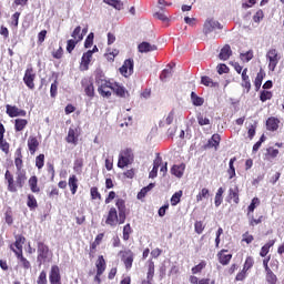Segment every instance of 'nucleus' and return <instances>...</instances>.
Masks as SVG:
<instances>
[{"label": "nucleus", "mask_w": 284, "mask_h": 284, "mask_svg": "<svg viewBox=\"0 0 284 284\" xmlns=\"http://www.w3.org/2000/svg\"><path fill=\"white\" fill-rule=\"evenodd\" d=\"M191 101L196 108H200L201 105H203V103H205V100L201 97H197L194 91L191 92Z\"/></svg>", "instance_id": "obj_32"}, {"label": "nucleus", "mask_w": 284, "mask_h": 284, "mask_svg": "<svg viewBox=\"0 0 284 284\" xmlns=\"http://www.w3.org/2000/svg\"><path fill=\"white\" fill-rule=\"evenodd\" d=\"M7 114L11 118L14 119V116H17L18 112H19V108L17 106H12L10 104H7Z\"/></svg>", "instance_id": "obj_43"}, {"label": "nucleus", "mask_w": 284, "mask_h": 284, "mask_svg": "<svg viewBox=\"0 0 284 284\" xmlns=\"http://www.w3.org/2000/svg\"><path fill=\"white\" fill-rule=\"evenodd\" d=\"M270 247H274V240H271L268 243H266L264 246H262L260 256L265 257L267 254H270Z\"/></svg>", "instance_id": "obj_34"}, {"label": "nucleus", "mask_w": 284, "mask_h": 284, "mask_svg": "<svg viewBox=\"0 0 284 284\" xmlns=\"http://www.w3.org/2000/svg\"><path fill=\"white\" fill-rule=\"evenodd\" d=\"M4 179L8 182L9 192H17V186H14V176L10 174L9 170L6 171Z\"/></svg>", "instance_id": "obj_17"}, {"label": "nucleus", "mask_w": 284, "mask_h": 284, "mask_svg": "<svg viewBox=\"0 0 284 284\" xmlns=\"http://www.w3.org/2000/svg\"><path fill=\"white\" fill-rule=\"evenodd\" d=\"M69 187L72 194H77V190H79V179H77V175L69 178Z\"/></svg>", "instance_id": "obj_20"}, {"label": "nucleus", "mask_w": 284, "mask_h": 284, "mask_svg": "<svg viewBox=\"0 0 284 284\" xmlns=\"http://www.w3.org/2000/svg\"><path fill=\"white\" fill-rule=\"evenodd\" d=\"M26 125H28V120H26V119H16V121H14L16 132L23 131L26 129Z\"/></svg>", "instance_id": "obj_30"}, {"label": "nucleus", "mask_w": 284, "mask_h": 284, "mask_svg": "<svg viewBox=\"0 0 284 284\" xmlns=\"http://www.w3.org/2000/svg\"><path fill=\"white\" fill-rule=\"evenodd\" d=\"M43 165H45V155L39 154L36 158V166L38 168V170H42Z\"/></svg>", "instance_id": "obj_45"}, {"label": "nucleus", "mask_w": 284, "mask_h": 284, "mask_svg": "<svg viewBox=\"0 0 284 284\" xmlns=\"http://www.w3.org/2000/svg\"><path fill=\"white\" fill-rule=\"evenodd\" d=\"M254 267V258L252 257H246L243 270L244 272H247L248 270H252Z\"/></svg>", "instance_id": "obj_54"}, {"label": "nucleus", "mask_w": 284, "mask_h": 284, "mask_svg": "<svg viewBox=\"0 0 284 284\" xmlns=\"http://www.w3.org/2000/svg\"><path fill=\"white\" fill-rule=\"evenodd\" d=\"M49 280L51 284H58L61 283V271L59 270V266L53 265L51 267V272L49 275Z\"/></svg>", "instance_id": "obj_10"}, {"label": "nucleus", "mask_w": 284, "mask_h": 284, "mask_svg": "<svg viewBox=\"0 0 284 284\" xmlns=\"http://www.w3.org/2000/svg\"><path fill=\"white\" fill-rule=\"evenodd\" d=\"M183 196V191L175 192L171 197V205H179L181 203V197Z\"/></svg>", "instance_id": "obj_41"}, {"label": "nucleus", "mask_w": 284, "mask_h": 284, "mask_svg": "<svg viewBox=\"0 0 284 284\" xmlns=\"http://www.w3.org/2000/svg\"><path fill=\"white\" fill-rule=\"evenodd\" d=\"M210 196V190L206 187L202 189L201 192L196 195V202L201 203L203 199H207Z\"/></svg>", "instance_id": "obj_42"}, {"label": "nucleus", "mask_w": 284, "mask_h": 284, "mask_svg": "<svg viewBox=\"0 0 284 284\" xmlns=\"http://www.w3.org/2000/svg\"><path fill=\"white\" fill-rule=\"evenodd\" d=\"M272 99V91H266L263 90L260 93V101H262V103H265V101H270Z\"/></svg>", "instance_id": "obj_46"}, {"label": "nucleus", "mask_w": 284, "mask_h": 284, "mask_svg": "<svg viewBox=\"0 0 284 284\" xmlns=\"http://www.w3.org/2000/svg\"><path fill=\"white\" fill-rule=\"evenodd\" d=\"M230 57H232V49L230 48V44H226L222 48V50L220 52V59L222 61H227V59H230Z\"/></svg>", "instance_id": "obj_23"}, {"label": "nucleus", "mask_w": 284, "mask_h": 284, "mask_svg": "<svg viewBox=\"0 0 284 284\" xmlns=\"http://www.w3.org/2000/svg\"><path fill=\"white\" fill-rule=\"evenodd\" d=\"M118 210H119V225H123L125 223V201L118 200L115 203Z\"/></svg>", "instance_id": "obj_9"}, {"label": "nucleus", "mask_w": 284, "mask_h": 284, "mask_svg": "<svg viewBox=\"0 0 284 284\" xmlns=\"http://www.w3.org/2000/svg\"><path fill=\"white\" fill-rule=\"evenodd\" d=\"M266 59L268 61V69L271 70V72H274V70H276V65H278V51H276V49H271L267 53H266Z\"/></svg>", "instance_id": "obj_2"}, {"label": "nucleus", "mask_w": 284, "mask_h": 284, "mask_svg": "<svg viewBox=\"0 0 284 284\" xmlns=\"http://www.w3.org/2000/svg\"><path fill=\"white\" fill-rule=\"evenodd\" d=\"M281 123V120L277 118H268L266 121V128L270 130V132H276L278 130V124Z\"/></svg>", "instance_id": "obj_16"}, {"label": "nucleus", "mask_w": 284, "mask_h": 284, "mask_svg": "<svg viewBox=\"0 0 284 284\" xmlns=\"http://www.w3.org/2000/svg\"><path fill=\"white\" fill-rule=\"evenodd\" d=\"M234 161H236V158H232L229 162V174L230 179H234L236 176V169H234Z\"/></svg>", "instance_id": "obj_47"}, {"label": "nucleus", "mask_w": 284, "mask_h": 284, "mask_svg": "<svg viewBox=\"0 0 284 284\" xmlns=\"http://www.w3.org/2000/svg\"><path fill=\"white\" fill-rule=\"evenodd\" d=\"M73 171L75 174H82L83 172V159H77L73 163Z\"/></svg>", "instance_id": "obj_36"}, {"label": "nucleus", "mask_w": 284, "mask_h": 284, "mask_svg": "<svg viewBox=\"0 0 284 284\" xmlns=\"http://www.w3.org/2000/svg\"><path fill=\"white\" fill-rule=\"evenodd\" d=\"M95 84L98 87V92H103L106 88H111L114 85V82L108 81L103 75L95 77Z\"/></svg>", "instance_id": "obj_7"}, {"label": "nucleus", "mask_w": 284, "mask_h": 284, "mask_svg": "<svg viewBox=\"0 0 284 284\" xmlns=\"http://www.w3.org/2000/svg\"><path fill=\"white\" fill-rule=\"evenodd\" d=\"M130 234H132V226L126 224L123 227V241H130Z\"/></svg>", "instance_id": "obj_51"}, {"label": "nucleus", "mask_w": 284, "mask_h": 284, "mask_svg": "<svg viewBox=\"0 0 284 284\" xmlns=\"http://www.w3.org/2000/svg\"><path fill=\"white\" fill-rule=\"evenodd\" d=\"M38 284H48V275L45 274V271H42L37 280Z\"/></svg>", "instance_id": "obj_60"}, {"label": "nucleus", "mask_w": 284, "mask_h": 284, "mask_svg": "<svg viewBox=\"0 0 284 284\" xmlns=\"http://www.w3.org/2000/svg\"><path fill=\"white\" fill-rule=\"evenodd\" d=\"M90 193H91V199L93 201L97 199L101 200V193H99V189L97 186L91 187Z\"/></svg>", "instance_id": "obj_59"}, {"label": "nucleus", "mask_w": 284, "mask_h": 284, "mask_svg": "<svg viewBox=\"0 0 284 284\" xmlns=\"http://www.w3.org/2000/svg\"><path fill=\"white\" fill-rule=\"evenodd\" d=\"M108 6H112L115 10H123V2L121 0H103Z\"/></svg>", "instance_id": "obj_35"}, {"label": "nucleus", "mask_w": 284, "mask_h": 284, "mask_svg": "<svg viewBox=\"0 0 284 284\" xmlns=\"http://www.w3.org/2000/svg\"><path fill=\"white\" fill-rule=\"evenodd\" d=\"M16 154L18 156L14 160V164H16V168H17L18 172H21V170L23 168V160H21V149H18Z\"/></svg>", "instance_id": "obj_37"}, {"label": "nucleus", "mask_w": 284, "mask_h": 284, "mask_svg": "<svg viewBox=\"0 0 284 284\" xmlns=\"http://www.w3.org/2000/svg\"><path fill=\"white\" fill-rule=\"evenodd\" d=\"M26 244V237L23 235H16V242L11 244L13 250L23 253V245Z\"/></svg>", "instance_id": "obj_15"}, {"label": "nucleus", "mask_w": 284, "mask_h": 284, "mask_svg": "<svg viewBox=\"0 0 284 284\" xmlns=\"http://www.w3.org/2000/svg\"><path fill=\"white\" fill-rule=\"evenodd\" d=\"M26 172L23 171H18L17 172V185H19V187H23L24 183H26Z\"/></svg>", "instance_id": "obj_40"}, {"label": "nucleus", "mask_w": 284, "mask_h": 284, "mask_svg": "<svg viewBox=\"0 0 284 284\" xmlns=\"http://www.w3.org/2000/svg\"><path fill=\"white\" fill-rule=\"evenodd\" d=\"M106 225L114 227L119 223V213L115 207H111L105 220Z\"/></svg>", "instance_id": "obj_8"}, {"label": "nucleus", "mask_w": 284, "mask_h": 284, "mask_svg": "<svg viewBox=\"0 0 284 284\" xmlns=\"http://www.w3.org/2000/svg\"><path fill=\"white\" fill-rule=\"evenodd\" d=\"M93 43H94V33L91 32V33H89V36L87 37V39L84 41V48H92Z\"/></svg>", "instance_id": "obj_55"}, {"label": "nucleus", "mask_w": 284, "mask_h": 284, "mask_svg": "<svg viewBox=\"0 0 284 284\" xmlns=\"http://www.w3.org/2000/svg\"><path fill=\"white\" fill-rule=\"evenodd\" d=\"M95 267H97L98 275L103 274V272H105V258L103 257V255H100L98 257V261L95 263Z\"/></svg>", "instance_id": "obj_24"}, {"label": "nucleus", "mask_w": 284, "mask_h": 284, "mask_svg": "<svg viewBox=\"0 0 284 284\" xmlns=\"http://www.w3.org/2000/svg\"><path fill=\"white\" fill-rule=\"evenodd\" d=\"M78 43H79L78 40H74V39L68 40L67 52H69V54H71V52L74 50V48H77Z\"/></svg>", "instance_id": "obj_52"}, {"label": "nucleus", "mask_w": 284, "mask_h": 284, "mask_svg": "<svg viewBox=\"0 0 284 284\" xmlns=\"http://www.w3.org/2000/svg\"><path fill=\"white\" fill-rule=\"evenodd\" d=\"M122 261L125 265V270H132V263H134V253L130 250L123 252Z\"/></svg>", "instance_id": "obj_11"}, {"label": "nucleus", "mask_w": 284, "mask_h": 284, "mask_svg": "<svg viewBox=\"0 0 284 284\" xmlns=\"http://www.w3.org/2000/svg\"><path fill=\"white\" fill-rule=\"evenodd\" d=\"M242 61H245L248 63V61H252L254 59V53L252 51H247L246 53H241Z\"/></svg>", "instance_id": "obj_58"}, {"label": "nucleus", "mask_w": 284, "mask_h": 284, "mask_svg": "<svg viewBox=\"0 0 284 284\" xmlns=\"http://www.w3.org/2000/svg\"><path fill=\"white\" fill-rule=\"evenodd\" d=\"M197 123L199 125H210V120L207 118H204L203 114L199 113L197 115Z\"/></svg>", "instance_id": "obj_61"}, {"label": "nucleus", "mask_w": 284, "mask_h": 284, "mask_svg": "<svg viewBox=\"0 0 284 284\" xmlns=\"http://www.w3.org/2000/svg\"><path fill=\"white\" fill-rule=\"evenodd\" d=\"M10 251L16 254L18 261L21 263L24 270H30V261L23 256V253L17 252V248H14L13 245H10Z\"/></svg>", "instance_id": "obj_12"}, {"label": "nucleus", "mask_w": 284, "mask_h": 284, "mask_svg": "<svg viewBox=\"0 0 284 284\" xmlns=\"http://www.w3.org/2000/svg\"><path fill=\"white\" fill-rule=\"evenodd\" d=\"M146 265H148L146 278L149 281H154V261L149 260L146 262Z\"/></svg>", "instance_id": "obj_29"}, {"label": "nucleus", "mask_w": 284, "mask_h": 284, "mask_svg": "<svg viewBox=\"0 0 284 284\" xmlns=\"http://www.w3.org/2000/svg\"><path fill=\"white\" fill-rule=\"evenodd\" d=\"M206 265H207V262L202 261L201 263H199L197 265L192 267V270H191L192 274H201V272H203V270H205Z\"/></svg>", "instance_id": "obj_38"}, {"label": "nucleus", "mask_w": 284, "mask_h": 284, "mask_svg": "<svg viewBox=\"0 0 284 284\" xmlns=\"http://www.w3.org/2000/svg\"><path fill=\"white\" fill-rule=\"evenodd\" d=\"M72 39H74L75 41H83V34L81 33V27H77L72 34H71Z\"/></svg>", "instance_id": "obj_44"}, {"label": "nucleus", "mask_w": 284, "mask_h": 284, "mask_svg": "<svg viewBox=\"0 0 284 284\" xmlns=\"http://www.w3.org/2000/svg\"><path fill=\"white\" fill-rule=\"evenodd\" d=\"M202 85H205L206 88H219V82L212 80V78L204 75L201 78Z\"/></svg>", "instance_id": "obj_21"}, {"label": "nucleus", "mask_w": 284, "mask_h": 284, "mask_svg": "<svg viewBox=\"0 0 284 284\" xmlns=\"http://www.w3.org/2000/svg\"><path fill=\"white\" fill-rule=\"evenodd\" d=\"M183 172H185L184 165H173L171 169V174H173V176H178V179L183 176Z\"/></svg>", "instance_id": "obj_27"}, {"label": "nucleus", "mask_w": 284, "mask_h": 284, "mask_svg": "<svg viewBox=\"0 0 284 284\" xmlns=\"http://www.w3.org/2000/svg\"><path fill=\"white\" fill-rule=\"evenodd\" d=\"M134 161V154L132 153V150L125 149L120 152L119 160H118V168L123 170V168H128L130 163Z\"/></svg>", "instance_id": "obj_1"}, {"label": "nucleus", "mask_w": 284, "mask_h": 284, "mask_svg": "<svg viewBox=\"0 0 284 284\" xmlns=\"http://www.w3.org/2000/svg\"><path fill=\"white\" fill-rule=\"evenodd\" d=\"M57 92H58V83L57 81H54L52 84H51V88H50V97L52 99H54L57 97Z\"/></svg>", "instance_id": "obj_62"}, {"label": "nucleus", "mask_w": 284, "mask_h": 284, "mask_svg": "<svg viewBox=\"0 0 284 284\" xmlns=\"http://www.w3.org/2000/svg\"><path fill=\"white\" fill-rule=\"evenodd\" d=\"M155 184L154 183H150L148 186H144L139 193H138V199H145V195L148 194V192H150L151 190H154Z\"/></svg>", "instance_id": "obj_33"}, {"label": "nucleus", "mask_w": 284, "mask_h": 284, "mask_svg": "<svg viewBox=\"0 0 284 284\" xmlns=\"http://www.w3.org/2000/svg\"><path fill=\"white\" fill-rule=\"evenodd\" d=\"M138 50L143 54L148 52H154V50H158V48L155 44H151L149 42H142L138 45Z\"/></svg>", "instance_id": "obj_13"}, {"label": "nucleus", "mask_w": 284, "mask_h": 284, "mask_svg": "<svg viewBox=\"0 0 284 284\" xmlns=\"http://www.w3.org/2000/svg\"><path fill=\"white\" fill-rule=\"evenodd\" d=\"M84 92L87 97H94V84L92 82H88L84 85Z\"/></svg>", "instance_id": "obj_48"}, {"label": "nucleus", "mask_w": 284, "mask_h": 284, "mask_svg": "<svg viewBox=\"0 0 284 284\" xmlns=\"http://www.w3.org/2000/svg\"><path fill=\"white\" fill-rule=\"evenodd\" d=\"M27 205L28 207H30V210H34L36 207H38L37 197H34V195L32 194H29Z\"/></svg>", "instance_id": "obj_49"}, {"label": "nucleus", "mask_w": 284, "mask_h": 284, "mask_svg": "<svg viewBox=\"0 0 284 284\" xmlns=\"http://www.w3.org/2000/svg\"><path fill=\"white\" fill-rule=\"evenodd\" d=\"M223 26L216 20H206L203 28V33L205 37H210L211 32H214V30H222Z\"/></svg>", "instance_id": "obj_3"}, {"label": "nucleus", "mask_w": 284, "mask_h": 284, "mask_svg": "<svg viewBox=\"0 0 284 284\" xmlns=\"http://www.w3.org/2000/svg\"><path fill=\"white\" fill-rule=\"evenodd\" d=\"M0 150H2V152H4L6 154L10 152V144H8V142H6L3 138H0Z\"/></svg>", "instance_id": "obj_56"}, {"label": "nucleus", "mask_w": 284, "mask_h": 284, "mask_svg": "<svg viewBox=\"0 0 284 284\" xmlns=\"http://www.w3.org/2000/svg\"><path fill=\"white\" fill-rule=\"evenodd\" d=\"M261 203V200H258V197H254L251 202V204L248 205V212H247V216H250V214H252V212H254V210H256V205H258Z\"/></svg>", "instance_id": "obj_50"}, {"label": "nucleus", "mask_w": 284, "mask_h": 284, "mask_svg": "<svg viewBox=\"0 0 284 284\" xmlns=\"http://www.w3.org/2000/svg\"><path fill=\"white\" fill-rule=\"evenodd\" d=\"M120 73L122 77H132L134 73V60H125L123 65L120 68Z\"/></svg>", "instance_id": "obj_6"}, {"label": "nucleus", "mask_w": 284, "mask_h": 284, "mask_svg": "<svg viewBox=\"0 0 284 284\" xmlns=\"http://www.w3.org/2000/svg\"><path fill=\"white\" fill-rule=\"evenodd\" d=\"M92 61V51H88L83 53L81 59V65L88 70V65H90V62Z\"/></svg>", "instance_id": "obj_28"}, {"label": "nucleus", "mask_w": 284, "mask_h": 284, "mask_svg": "<svg viewBox=\"0 0 284 284\" xmlns=\"http://www.w3.org/2000/svg\"><path fill=\"white\" fill-rule=\"evenodd\" d=\"M112 92L116 94V97H121L122 99H125V94H128V91L125 90V87L114 82L113 87L111 88Z\"/></svg>", "instance_id": "obj_14"}, {"label": "nucleus", "mask_w": 284, "mask_h": 284, "mask_svg": "<svg viewBox=\"0 0 284 284\" xmlns=\"http://www.w3.org/2000/svg\"><path fill=\"white\" fill-rule=\"evenodd\" d=\"M38 183H39V179H37V175H33L29 179V187L31 192H33L34 194L41 192V190L38 186Z\"/></svg>", "instance_id": "obj_22"}, {"label": "nucleus", "mask_w": 284, "mask_h": 284, "mask_svg": "<svg viewBox=\"0 0 284 284\" xmlns=\"http://www.w3.org/2000/svg\"><path fill=\"white\" fill-rule=\"evenodd\" d=\"M48 254H50V248L43 242H38V257L37 261L40 265L44 263L48 258Z\"/></svg>", "instance_id": "obj_4"}, {"label": "nucleus", "mask_w": 284, "mask_h": 284, "mask_svg": "<svg viewBox=\"0 0 284 284\" xmlns=\"http://www.w3.org/2000/svg\"><path fill=\"white\" fill-rule=\"evenodd\" d=\"M77 141H79V138L77 135V129L70 128L69 132H68V136H67V142L68 143H77Z\"/></svg>", "instance_id": "obj_31"}, {"label": "nucleus", "mask_w": 284, "mask_h": 284, "mask_svg": "<svg viewBox=\"0 0 284 284\" xmlns=\"http://www.w3.org/2000/svg\"><path fill=\"white\" fill-rule=\"evenodd\" d=\"M261 85H263V72H258L255 78V88L256 90H261Z\"/></svg>", "instance_id": "obj_57"}, {"label": "nucleus", "mask_w": 284, "mask_h": 284, "mask_svg": "<svg viewBox=\"0 0 284 284\" xmlns=\"http://www.w3.org/2000/svg\"><path fill=\"white\" fill-rule=\"evenodd\" d=\"M229 199L233 200V202L239 205L240 199H239V186L231 187L229 190Z\"/></svg>", "instance_id": "obj_26"}, {"label": "nucleus", "mask_w": 284, "mask_h": 284, "mask_svg": "<svg viewBox=\"0 0 284 284\" xmlns=\"http://www.w3.org/2000/svg\"><path fill=\"white\" fill-rule=\"evenodd\" d=\"M276 275L272 271H266V282L268 284H276Z\"/></svg>", "instance_id": "obj_53"}, {"label": "nucleus", "mask_w": 284, "mask_h": 284, "mask_svg": "<svg viewBox=\"0 0 284 284\" xmlns=\"http://www.w3.org/2000/svg\"><path fill=\"white\" fill-rule=\"evenodd\" d=\"M34 79H37V73L32 68H28L24 72L23 82L29 90H34Z\"/></svg>", "instance_id": "obj_5"}, {"label": "nucleus", "mask_w": 284, "mask_h": 284, "mask_svg": "<svg viewBox=\"0 0 284 284\" xmlns=\"http://www.w3.org/2000/svg\"><path fill=\"white\" fill-rule=\"evenodd\" d=\"M28 148H29L30 154H34V152H37V149L39 148V140L34 136H29Z\"/></svg>", "instance_id": "obj_18"}, {"label": "nucleus", "mask_w": 284, "mask_h": 284, "mask_svg": "<svg viewBox=\"0 0 284 284\" xmlns=\"http://www.w3.org/2000/svg\"><path fill=\"white\" fill-rule=\"evenodd\" d=\"M221 144V135L215 133L212 138L207 141V148H216Z\"/></svg>", "instance_id": "obj_25"}, {"label": "nucleus", "mask_w": 284, "mask_h": 284, "mask_svg": "<svg viewBox=\"0 0 284 284\" xmlns=\"http://www.w3.org/2000/svg\"><path fill=\"white\" fill-rule=\"evenodd\" d=\"M217 72L220 74H227V72H230V68H227L225 64H219Z\"/></svg>", "instance_id": "obj_64"}, {"label": "nucleus", "mask_w": 284, "mask_h": 284, "mask_svg": "<svg viewBox=\"0 0 284 284\" xmlns=\"http://www.w3.org/2000/svg\"><path fill=\"white\" fill-rule=\"evenodd\" d=\"M225 250H222L217 256H219V261L221 263V265H229L230 261H232V254H225Z\"/></svg>", "instance_id": "obj_19"}, {"label": "nucleus", "mask_w": 284, "mask_h": 284, "mask_svg": "<svg viewBox=\"0 0 284 284\" xmlns=\"http://www.w3.org/2000/svg\"><path fill=\"white\" fill-rule=\"evenodd\" d=\"M153 17L160 21H168V16L164 12L156 11Z\"/></svg>", "instance_id": "obj_63"}, {"label": "nucleus", "mask_w": 284, "mask_h": 284, "mask_svg": "<svg viewBox=\"0 0 284 284\" xmlns=\"http://www.w3.org/2000/svg\"><path fill=\"white\" fill-rule=\"evenodd\" d=\"M172 77V65H168L160 74L161 81H165Z\"/></svg>", "instance_id": "obj_39"}]
</instances>
